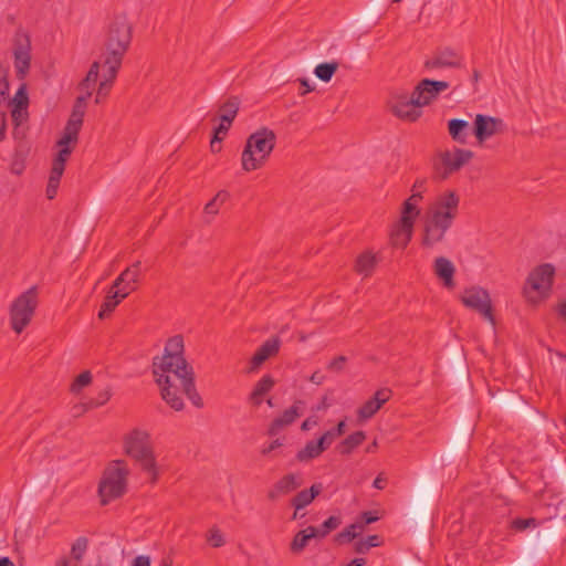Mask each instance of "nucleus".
Wrapping results in <instances>:
<instances>
[{"mask_svg": "<svg viewBox=\"0 0 566 566\" xmlns=\"http://www.w3.org/2000/svg\"><path fill=\"white\" fill-rule=\"evenodd\" d=\"M463 57L454 49L446 46L436 50L430 57L423 62V69L428 72L441 69H458L462 66Z\"/></svg>", "mask_w": 566, "mask_h": 566, "instance_id": "13", "label": "nucleus"}, {"mask_svg": "<svg viewBox=\"0 0 566 566\" xmlns=\"http://www.w3.org/2000/svg\"><path fill=\"white\" fill-rule=\"evenodd\" d=\"M379 409V403L375 402L370 398L358 409L357 415L360 420H367L371 418Z\"/></svg>", "mask_w": 566, "mask_h": 566, "instance_id": "43", "label": "nucleus"}, {"mask_svg": "<svg viewBox=\"0 0 566 566\" xmlns=\"http://www.w3.org/2000/svg\"><path fill=\"white\" fill-rule=\"evenodd\" d=\"M275 385V380L271 375H264L254 386L249 396V400L253 406H260L263 397L269 394Z\"/></svg>", "mask_w": 566, "mask_h": 566, "instance_id": "23", "label": "nucleus"}, {"mask_svg": "<svg viewBox=\"0 0 566 566\" xmlns=\"http://www.w3.org/2000/svg\"><path fill=\"white\" fill-rule=\"evenodd\" d=\"M361 532V526L357 523H353L349 526H347L345 530H343L340 533H338L335 537V541L338 544H344L347 542L353 541L356 538L359 533Z\"/></svg>", "mask_w": 566, "mask_h": 566, "instance_id": "39", "label": "nucleus"}, {"mask_svg": "<svg viewBox=\"0 0 566 566\" xmlns=\"http://www.w3.org/2000/svg\"><path fill=\"white\" fill-rule=\"evenodd\" d=\"M282 441L280 439H275L273 440L268 447H264L262 450H261V453L263 455H269L272 451H274L275 449L282 447Z\"/></svg>", "mask_w": 566, "mask_h": 566, "instance_id": "58", "label": "nucleus"}, {"mask_svg": "<svg viewBox=\"0 0 566 566\" xmlns=\"http://www.w3.org/2000/svg\"><path fill=\"white\" fill-rule=\"evenodd\" d=\"M88 547V539L84 536L78 537L71 546V556L69 557L73 563L80 566Z\"/></svg>", "mask_w": 566, "mask_h": 566, "instance_id": "34", "label": "nucleus"}, {"mask_svg": "<svg viewBox=\"0 0 566 566\" xmlns=\"http://www.w3.org/2000/svg\"><path fill=\"white\" fill-rule=\"evenodd\" d=\"M342 521L338 516H329L319 528H317V537L323 538L332 531L336 530L340 525Z\"/></svg>", "mask_w": 566, "mask_h": 566, "instance_id": "44", "label": "nucleus"}, {"mask_svg": "<svg viewBox=\"0 0 566 566\" xmlns=\"http://www.w3.org/2000/svg\"><path fill=\"white\" fill-rule=\"evenodd\" d=\"M554 274L555 269L548 263L536 266L528 274L524 286V296L527 302L536 305L549 296Z\"/></svg>", "mask_w": 566, "mask_h": 566, "instance_id": "7", "label": "nucleus"}, {"mask_svg": "<svg viewBox=\"0 0 566 566\" xmlns=\"http://www.w3.org/2000/svg\"><path fill=\"white\" fill-rule=\"evenodd\" d=\"M378 264L376 254L370 251H365L359 254L355 262V271L364 277L370 276Z\"/></svg>", "mask_w": 566, "mask_h": 566, "instance_id": "25", "label": "nucleus"}, {"mask_svg": "<svg viewBox=\"0 0 566 566\" xmlns=\"http://www.w3.org/2000/svg\"><path fill=\"white\" fill-rule=\"evenodd\" d=\"M422 199L420 191L413 192L402 205L401 221L407 228H413L416 218L420 214L418 208L419 201Z\"/></svg>", "mask_w": 566, "mask_h": 566, "instance_id": "19", "label": "nucleus"}, {"mask_svg": "<svg viewBox=\"0 0 566 566\" xmlns=\"http://www.w3.org/2000/svg\"><path fill=\"white\" fill-rule=\"evenodd\" d=\"M281 347V339L277 336H273L266 339L255 352V354L251 357L249 367L247 369L248 374H253L258 371L261 365L268 360L269 358L275 356Z\"/></svg>", "mask_w": 566, "mask_h": 566, "instance_id": "16", "label": "nucleus"}, {"mask_svg": "<svg viewBox=\"0 0 566 566\" xmlns=\"http://www.w3.org/2000/svg\"><path fill=\"white\" fill-rule=\"evenodd\" d=\"M376 521H378V516L374 512L367 511L360 514L359 521H357L356 523L361 526L363 531L366 525L371 524Z\"/></svg>", "mask_w": 566, "mask_h": 566, "instance_id": "53", "label": "nucleus"}, {"mask_svg": "<svg viewBox=\"0 0 566 566\" xmlns=\"http://www.w3.org/2000/svg\"><path fill=\"white\" fill-rule=\"evenodd\" d=\"M412 229L413 228H407L400 219L399 222L394 228V230L391 231V244L394 247L405 249L411 239Z\"/></svg>", "mask_w": 566, "mask_h": 566, "instance_id": "28", "label": "nucleus"}, {"mask_svg": "<svg viewBox=\"0 0 566 566\" xmlns=\"http://www.w3.org/2000/svg\"><path fill=\"white\" fill-rule=\"evenodd\" d=\"M433 273L436 276L442 281L443 286L447 289H453L454 283V273L455 266L454 264L446 256H438L433 261Z\"/></svg>", "mask_w": 566, "mask_h": 566, "instance_id": "18", "label": "nucleus"}, {"mask_svg": "<svg viewBox=\"0 0 566 566\" xmlns=\"http://www.w3.org/2000/svg\"><path fill=\"white\" fill-rule=\"evenodd\" d=\"M229 193L224 190L219 191L206 206L205 212L214 216L218 213L219 208L227 201Z\"/></svg>", "mask_w": 566, "mask_h": 566, "instance_id": "38", "label": "nucleus"}, {"mask_svg": "<svg viewBox=\"0 0 566 566\" xmlns=\"http://www.w3.org/2000/svg\"><path fill=\"white\" fill-rule=\"evenodd\" d=\"M449 86V82L446 81L423 78L416 85L412 93L422 107L429 105L440 93L448 90Z\"/></svg>", "mask_w": 566, "mask_h": 566, "instance_id": "15", "label": "nucleus"}, {"mask_svg": "<svg viewBox=\"0 0 566 566\" xmlns=\"http://www.w3.org/2000/svg\"><path fill=\"white\" fill-rule=\"evenodd\" d=\"M38 306V287L31 286L20 294L10 306V325L17 333L21 334L30 324Z\"/></svg>", "mask_w": 566, "mask_h": 566, "instance_id": "8", "label": "nucleus"}, {"mask_svg": "<svg viewBox=\"0 0 566 566\" xmlns=\"http://www.w3.org/2000/svg\"><path fill=\"white\" fill-rule=\"evenodd\" d=\"M461 301L465 307L475 311L491 324H495L491 297L486 290L480 286L468 287L461 295Z\"/></svg>", "mask_w": 566, "mask_h": 566, "instance_id": "10", "label": "nucleus"}, {"mask_svg": "<svg viewBox=\"0 0 566 566\" xmlns=\"http://www.w3.org/2000/svg\"><path fill=\"white\" fill-rule=\"evenodd\" d=\"M13 106H17L19 108H28L29 105V96L27 92L25 84H22L18 91L15 92V95L12 99Z\"/></svg>", "mask_w": 566, "mask_h": 566, "instance_id": "48", "label": "nucleus"}, {"mask_svg": "<svg viewBox=\"0 0 566 566\" xmlns=\"http://www.w3.org/2000/svg\"><path fill=\"white\" fill-rule=\"evenodd\" d=\"M323 490L322 483H314L310 489L300 491L291 501L292 506L298 512L310 505Z\"/></svg>", "mask_w": 566, "mask_h": 566, "instance_id": "22", "label": "nucleus"}, {"mask_svg": "<svg viewBox=\"0 0 566 566\" xmlns=\"http://www.w3.org/2000/svg\"><path fill=\"white\" fill-rule=\"evenodd\" d=\"M139 266L140 261H137L122 272L123 277L125 279L122 293L126 292L127 296L129 295L130 292L136 290V283L138 282L140 275Z\"/></svg>", "mask_w": 566, "mask_h": 566, "instance_id": "30", "label": "nucleus"}, {"mask_svg": "<svg viewBox=\"0 0 566 566\" xmlns=\"http://www.w3.org/2000/svg\"><path fill=\"white\" fill-rule=\"evenodd\" d=\"M94 409L93 407H90V400L81 403H76L72 408V415L73 417H81L88 410Z\"/></svg>", "mask_w": 566, "mask_h": 566, "instance_id": "55", "label": "nucleus"}, {"mask_svg": "<svg viewBox=\"0 0 566 566\" xmlns=\"http://www.w3.org/2000/svg\"><path fill=\"white\" fill-rule=\"evenodd\" d=\"M459 203L460 198L452 190L444 191L436 198L424 219L422 247L432 248L444 239L458 214Z\"/></svg>", "mask_w": 566, "mask_h": 566, "instance_id": "2", "label": "nucleus"}, {"mask_svg": "<svg viewBox=\"0 0 566 566\" xmlns=\"http://www.w3.org/2000/svg\"><path fill=\"white\" fill-rule=\"evenodd\" d=\"M300 84L304 87V91L301 92V95H305L312 91H314V86L310 84L307 78H298Z\"/></svg>", "mask_w": 566, "mask_h": 566, "instance_id": "62", "label": "nucleus"}, {"mask_svg": "<svg viewBox=\"0 0 566 566\" xmlns=\"http://www.w3.org/2000/svg\"><path fill=\"white\" fill-rule=\"evenodd\" d=\"M347 358L343 355L335 357L327 366V369L339 373L344 369Z\"/></svg>", "mask_w": 566, "mask_h": 566, "instance_id": "54", "label": "nucleus"}, {"mask_svg": "<svg viewBox=\"0 0 566 566\" xmlns=\"http://www.w3.org/2000/svg\"><path fill=\"white\" fill-rule=\"evenodd\" d=\"M275 143L276 135L268 127H262L251 134L241 155L242 169L244 171L260 169L273 151Z\"/></svg>", "mask_w": 566, "mask_h": 566, "instance_id": "5", "label": "nucleus"}, {"mask_svg": "<svg viewBox=\"0 0 566 566\" xmlns=\"http://www.w3.org/2000/svg\"><path fill=\"white\" fill-rule=\"evenodd\" d=\"M345 429H346V422H345V420H342L337 423V426L335 428L327 430L319 438L322 439V441L328 449L337 437H340L342 434H344Z\"/></svg>", "mask_w": 566, "mask_h": 566, "instance_id": "40", "label": "nucleus"}, {"mask_svg": "<svg viewBox=\"0 0 566 566\" xmlns=\"http://www.w3.org/2000/svg\"><path fill=\"white\" fill-rule=\"evenodd\" d=\"M91 95L92 91H87L84 95L78 96L74 103L72 111L84 117L86 111V101Z\"/></svg>", "mask_w": 566, "mask_h": 566, "instance_id": "50", "label": "nucleus"}, {"mask_svg": "<svg viewBox=\"0 0 566 566\" xmlns=\"http://www.w3.org/2000/svg\"><path fill=\"white\" fill-rule=\"evenodd\" d=\"M83 118L84 117L82 115H80V114H77V113L72 111L71 116H70L67 123L76 124V125L82 126L83 125Z\"/></svg>", "mask_w": 566, "mask_h": 566, "instance_id": "63", "label": "nucleus"}, {"mask_svg": "<svg viewBox=\"0 0 566 566\" xmlns=\"http://www.w3.org/2000/svg\"><path fill=\"white\" fill-rule=\"evenodd\" d=\"M13 64L17 77L23 80L31 66V40L22 30H18L13 38Z\"/></svg>", "mask_w": 566, "mask_h": 566, "instance_id": "11", "label": "nucleus"}, {"mask_svg": "<svg viewBox=\"0 0 566 566\" xmlns=\"http://www.w3.org/2000/svg\"><path fill=\"white\" fill-rule=\"evenodd\" d=\"M390 396H391L390 389L381 388L375 392V395L371 397V399L375 402L379 403V407L381 408V406L389 400Z\"/></svg>", "mask_w": 566, "mask_h": 566, "instance_id": "52", "label": "nucleus"}, {"mask_svg": "<svg viewBox=\"0 0 566 566\" xmlns=\"http://www.w3.org/2000/svg\"><path fill=\"white\" fill-rule=\"evenodd\" d=\"M104 72L102 74V81L99 82L97 96L95 102L99 103L102 98H105L108 95V92L112 87L113 82L117 76V72L120 67H115V71L112 73L111 65H103Z\"/></svg>", "mask_w": 566, "mask_h": 566, "instance_id": "29", "label": "nucleus"}, {"mask_svg": "<svg viewBox=\"0 0 566 566\" xmlns=\"http://www.w3.org/2000/svg\"><path fill=\"white\" fill-rule=\"evenodd\" d=\"M303 484L301 474L289 473L283 475L268 492V497L271 501L277 500L282 495H286L297 490Z\"/></svg>", "mask_w": 566, "mask_h": 566, "instance_id": "17", "label": "nucleus"}, {"mask_svg": "<svg viewBox=\"0 0 566 566\" xmlns=\"http://www.w3.org/2000/svg\"><path fill=\"white\" fill-rule=\"evenodd\" d=\"M130 566H150V557L148 555H138L133 559Z\"/></svg>", "mask_w": 566, "mask_h": 566, "instance_id": "57", "label": "nucleus"}, {"mask_svg": "<svg viewBox=\"0 0 566 566\" xmlns=\"http://www.w3.org/2000/svg\"><path fill=\"white\" fill-rule=\"evenodd\" d=\"M389 107L395 116L403 120L416 122L421 116V105L413 93L410 96L407 93L392 95Z\"/></svg>", "mask_w": 566, "mask_h": 566, "instance_id": "12", "label": "nucleus"}, {"mask_svg": "<svg viewBox=\"0 0 566 566\" xmlns=\"http://www.w3.org/2000/svg\"><path fill=\"white\" fill-rule=\"evenodd\" d=\"M62 175H63V172L59 171L56 174V170L51 169L48 186H46V197L49 199H53L56 196Z\"/></svg>", "mask_w": 566, "mask_h": 566, "instance_id": "45", "label": "nucleus"}, {"mask_svg": "<svg viewBox=\"0 0 566 566\" xmlns=\"http://www.w3.org/2000/svg\"><path fill=\"white\" fill-rule=\"evenodd\" d=\"M132 24L126 15L114 17L106 34L103 52V65H111L112 73L120 67L124 55L132 42Z\"/></svg>", "mask_w": 566, "mask_h": 566, "instance_id": "4", "label": "nucleus"}, {"mask_svg": "<svg viewBox=\"0 0 566 566\" xmlns=\"http://www.w3.org/2000/svg\"><path fill=\"white\" fill-rule=\"evenodd\" d=\"M206 538H207V542L212 546V547H221L226 544V539H224V536L223 534L221 533V531L217 527V526H212L207 535H206Z\"/></svg>", "mask_w": 566, "mask_h": 566, "instance_id": "46", "label": "nucleus"}, {"mask_svg": "<svg viewBox=\"0 0 566 566\" xmlns=\"http://www.w3.org/2000/svg\"><path fill=\"white\" fill-rule=\"evenodd\" d=\"M222 137L212 136L210 142V148L212 153H219L221 150Z\"/></svg>", "mask_w": 566, "mask_h": 566, "instance_id": "60", "label": "nucleus"}, {"mask_svg": "<svg viewBox=\"0 0 566 566\" xmlns=\"http://www.w3.org/2000/svg\"><path fill=\"white\" fill-rule=\"evenodd\" d=\"M504 130L505 124L503 119L484 114L475 115L472 133L479 144H483L489 138L502 134Z\"/></svg>", "mask_w": 566, "mask_h": 566, "instance_id": "14", "label": "nucleus"}, {"mask_svg": "<svg viewBox=\"0 0 566 566\" xmlns=\"http://www.w3.org/2000/svg\"><path fill=\"white\" fill-rule=\"evenodd\" d=\"M103 65V57L101 61H94L85 76V78L81 82L80 87L82 90L91 91V88L95 85L98 78L99 69Z\"/></svg>", "mask_w": 566, "mask_h": 566, "instance_id": "35", "label": "nucleus"}, {"mask_svg": "<svg viewBox=\"0 0 566 566\" xmlns=\"http://www.w3.org/2000/svg\"><path fill=\"white\" fill-rule=\"evenodd\" d=\"M11 117H12V122L14 123V125L19 126L21 123H23L28 118L27 108H19L17 106H13V108L11 111Z\"/></svg>", "mask_w": 566, "mask_h": 566, "instance_id": "51", "label": "nucleus"}, {"mask_svg": "<svg viewBox=\"0 0 566 566\" xmlns=\"http://www.w3.org/2000/svg\"><path fill=\"white\" fill-rule=\"evenodd\" d=\"M57 146L60 147V150H59L56 157L53 159L52 168H51L52 170H56V174L59 171L64 172L65 163L72 153V148L70 147V145H57Z\"/></svg>", "mask_w": 566, "mask_h": 566, "instance_id": "36", "label": "nucleus"}, {"mask_svg": "<svg viewBox=\"0 0 566 566\" xmlns=\"http://www.w3.org/2000/svg\"><path fill=\"white\" fill-rule=\"evenodd\" d=\"M325 450H327V447L321 438L317 440H311L296 453V460L298 462H308L318 458Z\"/></svg>", "mask_w": 566, "mask_h": 566, "instance_id": "24", "label": "nucleus"}, {"mask_svg": "<svg viewBox=\"0 0 566 566\" xmlns=\"http://www.w3.org/2000/svg\"><path fill=\"white\" fill-rule=\"evenodd\" d=\"M123 444L125 453L149 476L150 483H156L159 479V467L150 434L146 430L133 429L125 436Z\"/></svg>", "mask_w": 566, "mask_h": 566, "instance_id": "3", "label": "nucleus"}, {"mask_svg": "<svg viewBox=\"0 0 566 566\" xmlns=\"http://www.w3.org/2000/svg\"><path fill=\"white\" fill-rule=\"evenodd\" d=\"M381 543L378 535H369L365 539L355 543V552L366 554L370 548L379 546Z\"/></svg>", "mask_w": 566, "mask_h": 566, "instance_id": "42", "label": "nucleus"}, {"mask_svg": "<svg viewBox=\"0 0 566 566\" xmlns=\"http://www.w3.org/2000/svg\"><path fill=\"white\" fill-rule=\"evenodd\" d=\"M297 405H303L301 400L296 401L292 407L286 409L282 416L275 418L268 430L269 436H276L284 427L293 423L300 416Z\"/></svg>", "mask_w": 566, "mask_h": 566, "instance_id": "20", "label": "nucleus"}, {"mask_svg": "<svg viewBox=\"0 0 566 566\" xmlns=\"http://www.w3.org/2000/svg\"><path fill=\"white\" fill-rule=\"evenodd\" d=\"M153 375L163 400L174 410L184 409L181 395H185L196 408L203 407V400L196 388L193 367L184 357L182 336L169 338L164 354L154 357Z\"/></svg>", "mask_w": 566, "mask_h": 566, "instance_id": "1", "label": "nucleus"}, {"mask_svg": "<svg viewBox=\"0 0 566 566\" xmlns=\"http://www.w3.org/2000/svg\"><path fill=\"white\" fill-rule=\"evenodd\" d=\"M126 297V292L122 293V290L113 291V289H109L108 294L106 295L103 304L101 305L98 317L101 319L108 317L111 313L116 308V306Z\"/></svg>", "mask_w": 566, "mask_h": 566, "instance_id": "26", "label": "nucleus"}, {"mask_svg": "<svg viewBox=\"0 0 566 566\" xmlns=\"http://www.w3.org/2000/svg\"><path fill=\"white\" fill-rule=\"evenodd\" d=\"M473 156L474 154L470 149L454 148L452 151H442L439 155V163L434 164L436 174L440 179H447L468 164Z\"/></svg>", "mask_w": 566, "mask_h": 566, "instance_id": "9", "label": "nucleus"}, {"mask_svg": "<svg viewBox=\"0 0 566 566\" xmlns=\"http://www.w3.org/2000/svg\"><path fill=\"white\" fill-rule=\"evenodd\" d=\"M112 397V389L111 387H106L103 390H101L95 398L90 399V407L98 408L101 406H104Z\"/></svg>", "mask_w": 566, "mask_h": 566, "instance_id": "49", "label": "nucleus"}, {"mask_svg": "<svg viewBox=\"0 0 566 566\" xmlns=\"http://www.w3.org/2000/svg\"><path fill=\"white\" fill-rule=\"evenodd\" d=\"M240 107V99L237 96L229 97L221 106H220V120L223 123L232 124L234 120Z\"/></svg>", "mask_w": 566, "mask_h": 566, "instance_id": "31", "label": "nucleus"}, {"mask_svg": "<svg viewBox=\"0 0 566 566\" xmlns=\"http://www.w3.org/2000/svg\"><path fill=\"white\" fill-rule=\"evenodd\" d=\"M538 525V522L534 517L528 518H514L511 521V528L517 532H523L528 527H536Z\"/></svg>", "mask_w": 566, "mask_h": 566, "instance_id": "47", "label": "nucleus"}, {"mask_svg": "<svg viewBox=\"0 0 566 566\" xmlns=\"http://www.w3.org/2000/svg\"><path fill=\"white\" fill-rule=\"evenodd\" d=\"M387 483V478L384 473H379L377 478L373 482V486L378 490L385 489V485Z\"/></svg>", "mask_w": 566, "mask_h": 566, "instance_id": "59", "label": "nucleus"}, {"mask_svg": "<svg viewBox=\"0 0 566 566\" xmlns=\"http://www.w3.org/2000/svg\"><path fill=\"white\" fill-rule=\"evenodd\" d=\"M92 374L90 370H85L81 373L72 382L70 390L74 395H78L83 388L90 386L92 384Z\"/></svg>", "mask_w": 566, "mask_h": 566, "instance_id": "41", "label": "nucleus"}, {"mask_svg": "<svg viewBox=\"0 0 566 566\" xmlns=\"http://www.w3.org/2000/svg\"><path fill=\"white\" fill-rule=\"evenodd\" d=\"M366 439L364 431H356L345 438L337 447L340 454L347 455L353 452L354 449L359 447Z\"/></svg>", "mask_w": 566, "mask_h": 566, "instance_id": "32", "label": "nucleus"}, {"mask_svg": "<svg viewBox=\"0 0 566 566\" xmlns=\"http://www.w3.org/2000/svg\"><path fill=\"white\" fill-rule=\"evenodd\" d=\"M54 566H77L76 563H73L69 557H60Z\"/></svg>", "mask_w": 566, "mask_h": 566, "instance_id": "64", "label": "nucleus"}, {"mask_svg": "<svg viewBox=\"0 0 566 566\" xmlns=\"http://www.w3.org/2000/svg\"><path fill=\"white\" fill-rule=\"evenodd\" d=\"M471 126L468 120L452 118L448 122V132L452 140L458 144L465 145L470 135Z\"/></svg>", "mask_w": 566, "mask_h": 566, "instance_id": "21", "label": "nucleus"}, {"mask_svg": "<svg viewBox=\"0 0 566 566\" xmlns=\"http://www.w3.org/2000/svg\"><path fill=\"white\" fill-rule=\"evenodd\" d=\"M81 127L82 126L76 124L66 123L63 130V136L57 142V145L75 144L78 139V133L81 130Z\"/></svg>", "mask_w": 566, "mask_h": 566, "instance_id": "37", "label": "nucleus"}, {"mask_svg": "<svg viewBox=\"0 0 566 566\" xmlns=\"http://www.w3.org/2000/svg\"><path fill=\"white\" fill-rule=\"evenodd\" d=\"M338 67L339 63L337 61L319 63L314 69V75L318 80L328 83L337 72Z\"/></svg>", "mask_w": 566, "mask_h": 566, "instance_id": "33", "label": "nucleus"}, {"mask_svg": "<svg viewBox=\"0 0 566 566\" xmlns=\"http://www.w3.org/2000/svg\"><path fill=\"white\" fill-rule=\"evenodd\" d=\"M128 475L129 469L124 460H114L106 467L98 484L102 505H106L126 493Z\"/></svg>", "mask_w": 566, "mask_h": 566, "instance_id": "6", "label": "nucleus"}, {"mask_svg": "<svg viewBox=\"0 0 566 566\" xmlns=\"http://www.w3.org/2000/svg\"><path fill=\"white\" fill-rule=\"evenodd\" d=\"M312 538H317V527L315 526H308L297 532L291 543V551L293 553H301Z\"/></svg>", "mask_w": 566, "mask_h": 566, "instance_id": "27", "label": "nucleus"}, {"mask_svg": "<svg viewBox=\"0 0 566 566\" xmlns=\"http://www.w3.org/2000/svg\"><path fill=\"white\" fill-rule=\"evenodd\" d=\"M317 424V419L314 418V417H310L307 419H305L301 426V429L304 430V431H307L310 430L312 427L316 426Z\"/></svg>", "mask_w": 566, "mask_h": 566, "instance_id": "61", "label": "nucleus"}, {"mask_svg": "<svg viewBox=\"0 0 566 566\" xmlns=\"http://www.w3.org/2000/svg\"><path fill=\"white\" fill-rule=\"evenodd\" d=\"M230 126L231 124L223 123L222 120H220V124L213 128V136L222 137L223 139L228 130L230 129Z\"/></svg>", "mask_w": 566, "mask_h": 566, "instance_id": "56", "label": "nucleus"}]
</instances>
